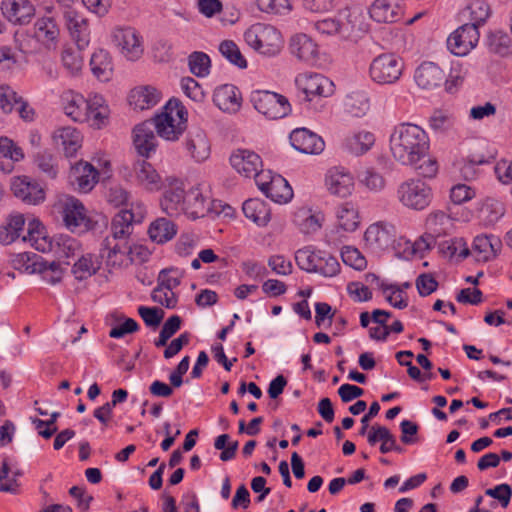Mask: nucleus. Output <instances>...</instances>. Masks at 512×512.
Masks as SVG:
<instances>
[{
    "label": "nucleus",
    "instance_id": "1",
    "mask_svg": "<svg viewBox=\"0 0 512 512\" xmlns=\"http://www.w3.org/2000/svg\"><path fill=\"white\" fill-rule=\"evenodd\" d=\"M390 150L402 165H415L429 150V137L424 129L412 123H400L390 135Z\"/></svg>",
    "mask_w": 512,
    "mask_h": 512
},
{
    "label": "nucleus",
    "instance_id": "2",
    "mask_svg": "<svg viewBox=\"0 0 512 512\" xmlns=\"http://www.w3.org/2000/svg\"><path fill=\"white\" fill-rule=\"evenodd\" d=\"M134 214L131 210L122 209L112 219L111 237H106L101 243L100 256L106 258L109 267H120L130 254L131 248L127 239L132 233Z\"/></svg>",
    "mask_w": 512,
    "mask_h": 512
},
{
    "label": "nucleus",
    "instance_id": "3",
    "mask_svg": "<svg viewBox=\"0 0 512 512\" xmlns=\"http://www.w3.org/2000/svg\"><path fill=\"white\" fill-rule=\"evenodd\" d=\"M43 227L38 221L29 223L27 236L22 241L31 242L32 246L43 253L52 252L58 259L71 258L81 251V243L68 234H58L52 237L43 235Z\"/></svg>",
    "mask_w": 512,
    "mask_h": 512
},
{
    "label": "nucleus",
    "instance_id": "4",
    "mask_svg": "<svg viewBox=\"0 0 512 512\" xmlns=\"http://www.w3.org/2000/svg\"><path fill=\"white\" fill-rule=\"evenodd\" d=\"M187 115L181 101L171 98L163 107V111L156 115L153 127L164 140H178L186 129Z\"/></svg>",
    "mask_w": 512,
    "mask_h": 512
},
{
    "label": "nucleus",
    "instance_id": "5",
    "mask_svg": "<svg viewBox=\"0 0 512 512\" xmlns=\"http://www.w3.org/2000/svg\"><path fill=\"white\" fill-rule=\"evenodd\" d=\"M295 262L299 269L307 273H316L325 278H332L340 273L338 259L325 250L306 246L295 252Z\"/></svg>",
    "mask_w": 512,
    "mask_h": 512
},
{
    "label": "nucleus",
    "instance_id": "6",
    "mask_svg": "<svg viewBox=\"0 0 512 512\" xmlns=\"http://www.w3.org/2000/svg\"><path fill=\"white\" fill-rule=\"evenodd\" d=\"M244 40L249 47L265 56L277 55L283 43L281 33L275 27L261 23L248 28Z\"/></svg>",
    "mask_w": 512,
    "mask_h": 512
},
{
    "label": "nucleus",
    "instance_id": "7",
    "mask_svg": "<svg viewBox=\"0 0 512 512\" xmlns=\"http://www.w3.org/2000/svg\"><path fill=\"white\" fill-rule=\"evenodd\" d=\"M398 201L406 208L422 211L433 199L432 188L421 178H410L399 184L396 190Z\"/></svg>",
    "mask_w": 512,
    "mask_h": 512
},
{
    "label": "nucleus",
    "instance_id": "8",
    "mask_svg": "<svg viewBox=\"0 0 512 512\" xmlns=\"http://www.w3.org/2000/svg\"><path fill=\"white\" fill-rule=\"evenodd\" d=\"M404 69L403 59L396 53H382L369 65L370 79L379 85H392L398 82Z\"/></svg>",
    "mask_w": 512,
    "mask_h": 512
},
{
    "label": "nucleus",
    "instance_id": "9",
    "mask_svg": "<svg viewBox=\"0 0 512 512\" xmlns=\"http://www.w3.org/2000/svg\"><path fill=\"white\" fill-rule=\"evenodd\" d=\"M57 208L64 226L72 233L83 234L93 229V221L87 216L83 203L76 197L66 196L59 201Z\"/></svg>",
    "mask_w": 512,
    "mask_h": 512
},
{
    "label": "nucleus",
    "instance_id": "10",
    "mask_svg": "<svg viewBox=\"0 0 512 512\" xmlns=\"http://www.w3.org/2000/svg\"><path fill=\"white\" fill-rule=\"evenodd\" d=\"M250 101L259 113L269 119H281L291 112V105L287 97L273 91H252Z\"/></svg>",
    "mask_w": 512,
    "mask_h": 512
},
{
    "label": "nucleus",
    "instance_id": "11",
    "mask_svg": "<svg viewBox=\"0 0 512 512\" xmlns=\"http://www.w3.org/2000/svg\"><path fill=\"white\" fill-rule=\"evenodd\" d=\"M295 85L300 95V101L311 102L316 97H329L334 93V83L320 73L303 72L296 76Z\"/></svg>",
    "mask_w": 512,
    "mask_h": 512
},
{
    "label": "nucleus",
    "instance_id": "12",
    "mask_svg": "<svg viewBox=\"0 0 512 512\" xmlns=\"http://www.w3.org/2000/svg\"><path fill=\"white\" fill-rule=\"evenodd\" d=\"M480 38L479 30L475 24H463L456 29L447 39V48L456 56L467 55Z\"/></svg>",
    "mask_w": 512,
    "mask_h": 512
},
{
    "label": "nucleus",
    "instance_id": "13",
    "mask_svg": "<svg viewBox=\"0 0 512 512\" xmlns=\"http://www.w3.org/2000/svg\"><path fill=\"white\" fill-rule=\"evenodd\" d=\"M13 195L28 205H39L45 200V191L41 185L28 176H17L11 181Z\"/></svg>",
    "mask_w": 512,
    "mask_h": 512
},
{
    "label": "nucleus",
    "instance_id": "14",
    "mask_svg": "<svg viewBox=\"0 0 512 512\" xmlns=\"http://www.w3.org/2000/svg\"><path fill=\"white\" fill-rule=\"evenodd\" d=\"M69 34L79 50H84L90 43L88 19L74 9H67L63 15Z\"/></svg>",
    "mask_w": 512,
    "mask_h": 512
},
{
    "label": "nucleus",
    "instance_id": "15",
    "mask_svg": "<svg viewBox=\"0 0 512 512\" xmlns=\"http://www.w3.org/2000/svg\"><path fill=\"white\" fill-rule=\"evenodd\" d=\"M112 39L128 60H137L143 53L140 37L136 30L131 27L116 29L113 32Z\"/></svg>",
    "mask_w": 512,
    "mask_h": 512
},
{
    "label": "nucleus",
    "instance_id": "16",
    "mask_svg": "<svg viewBox=\"0 0 512 512\" xmlns=\"http://www.w3.org/2000/svg\"><path fill=\"white\" fill-rule=\"evenodd\" d=\"M291 146L303 154H320L324 148V140L307 128H296L290 135Z\"/></svg>",
    "mask_w": 512,
    "mask_h": 512
},
{
    "label": "nucleus",
    "instance_id": "17",
    "mask_svg": "<svg viewBox=\"0 0 512 512\" xmlns=\"http://www.w3.org/2000/svg\"><path fill=\"white\" fill-rule=\"evenodd\" d=\"M212 211L219 213L216 208V202H210L209 199L205 198L199 188H192L186 192L182 210L183 214L195 220L205 217Z\"/></svg>",
    "mask_w": 512,
    "mask_h": 512
},
{
    "label": "nucleus",
    "instance_id": "18",
    "mask_svg": "<svg viewBox=\"0 0 512 512\" xmlns=\"http://www.w3.org/2000/svg\"><path fill=\"white\" fill-rule=\"evenodd\" d=\"M186 192L183 182L174 179L164 188L160 199V206L163 212L169 216H178L182 214L183 203L185 201Z\"/></svg>",
    "mask_w": 512,
    "mask_h": 512
},
{
    "label": "nucleus",
    "instance_id": "19",
    "mask_svg": "<svg viewBox=\"0 0 512 512\" xmlns=\"http://www.w3.org/2000/svg\"><path fill=\"white\" fill-rule=\"evenodd\" d=\"M231 166L241 175L251 178H259L262 160L260 156L250 150L238 149L230 156Z\"/></svg>",
    "mask_w": 512,
    "mask_h": 512
},
{
    "label": "nucleus",
    "instance_id": "20",
    "mask_svg": "<svg viewBox=\"0 0 512 512\" xmlns=\"http://www.w3.org/2000/svg\"><path fill=\"white\" fill-rule=\"evenodd\" d=\"M69 179L77 190L87 193L91 191L99 179V171L87 161H79L71 167Z\"/></svg>",
    "mask_w": 512,
    "mask_h": 512
},
{
    "label": "nucleus",
    "instance_id": "21",
    "mask_svg": "<svg viewBox=\"0 0 512 512\" xmlns=\"http://www.w3.org/2000/svg\"><path fill=\"white\" fill-rule=\"evenodd\" d=\"M414 80L422 89H435L443 84L445 72L436 63L425 61L416 68Z\"/></svg>",
    "mask_w": 512,
    "mask_h": 512
},
{
    "label": "nucleus",
    "instance_id": "22",
    "mask_svg": "<svg viewBox=\"0 0 512 512\" xmlns=\"http://www.w3.org/2000/svg\"><path fill=\"white\" fill-rule=\"evenodd\" d=\"M133 144L137 153L142 157L149 158L151 153L155 152L157 138L154 134L152 122L145 121L135 126Z\"/></svg>",
    "mask_w": 512,
    "mask_h": 512
},
{
    "label": "nucleus",
    "instance_id": "23",
    "mask_svg": "<svg viewBox=\"0 0 512 512\" xmlns=\"http://www.w3.org/2000/svg\"><path fill=\"white\" fill-rule=\"evenodd\" d=\"M256 183L261 192L275 203H287L293 197L292 188L281 175L272 177L268 182H261L256 179Z\"/></svg>",
    "mask_w": 512,
    "mask_h": 512
},
{
    "label": "nucleus",
    "instance_id": "24",
    "mask_svg": "<svg viewBox=\"0 0 512 512\" xmlns=\"http://www.w3.org/2000/svg\"><path fill=\"white\" fill-rule=\"evenodd\" d=\"M1 9L4 17L16 25L28 23L35 11L28 0H4Z\"/></svg>",
    "mask_w": 512,
    "mask_h": 512
},
{
    "label": "nucleus",
    "instance_id": "25",
    "mask_svg": "<svg viewBox=\"0 0 512 512\" xmlns=\"http://www.w3.org/2000/svg\"><path fill=\"white\" fill-rule=\"evenodd\" d=\"M502 242L493 234L477 235L472 243V249L476 253L477 261L489 262L495 259L501 251Z\"/></svg>",
    "mask_w": 512,
    "mask_h": 512
},
{
    "label": "nucleus",
    "instance_id": "26",
    "mask_svg": "<svg viewBox=\"0 0 512 512\" xmlns=\"http://www.w3.org/2000/svg\"><path fill=\"white\" fill-rule=\"evenodd\" d=\"M186 149L198 163L207 160L211 153L210 143L204 130L192 128L188 132Z\"/></svg>",
    "mask_w": 512,
    "mask_h": 512
},
{
    "label": "nucleus",
    "instance_id": "27",
    "mask_svg": "<svg viewBox=\"0 0 512 512\" xmlns=\"http://www.w3.org/2000/svg\"><path fill=\"white\" fill-rule=\"evenodd\" d=\"M241 93L233 84H225L216 88L213 95L214 104L224 112H236L241 107Z\"/></svg>",
    "mask_w": 512,
    "mask_h": 512
},
{
    "label": "nucleus",
    "instance_id": "28",
    "mask_svg": "<svg viewBox=\"0 0 512 512\" xmlns=\"http://www.w3.org/2000/svg\"><path fill=\"white\" fill-rule=\"evenodd\" d=\"M325 184L331 194L339 197L350 195L354 187L351 174L338 168H333L328 171Z\"/></svg>",
    "mask_w": 512,
    "mask_h": 512
},
{
    "label": "nucleus",
    "instance_id": "29",
    "mask_svg": "<svg viewBox=\"0 0 512 512\" xmlns=\"http://www.w3.org/2000/svg\"><path fill=\"white\" fill-rule=\"evenodd\" d=\"M369 14L378 23H393L401 18L402 12L397 0H375Z\"/></svg>",
    "mask_w": 512,
    "mask_h": 512
},
{
    "label": "nucleus",
    "instance_id": "30",
    "mask_svg": "<svg viewBox=\"0 0 512 512\" xmlns=\"http://www.w3.org/2000/svg\"><path fill=\"white\" fill-rule=\"evenodd\" d=\"M64 112L76 122L86 121L90 101L81 94L69 91L62 96Z\"/></svg>",
    "mask_w": 512,
    "mask_h": 512
},
{
    "label": "nucleus",
    "instance_id": "31",
    "mask_svg": "<svg viewBox=\"0 0 512 512\" xmlns=\"http://www.w3.org/2000/svg\"><path fill=\"white\" fill-rule=\"evenodd\" d=\"M0 154L3 158L10 160L4 161L0 159V172L9 174L13 171L15 162L24 159V151L12 139L7 136L0 137Z\"/></svg>",
    "mask_w": 512,
    "mask_h": 512
},
{
    "label": "nucleus",
    "instance_id": "32",
    "mask_svg": "<svg viewBox=\"0 0 512 512\" xmlns=\"http://www.w3.org/2000/svg\"><path fill=\"white\" fill-rule=\"evenodd\" d=\"M375 143L373 133L365 130L347 135L342 142V147L350 154L359 156L365 154Z\"/></svg>",
    "mask_w": 512,
    "mask_h": 512
},
{
    "label": "nucleus",
    "instance_id": "33",
    "mask_svg": "<svg viewBox=\"0 0 512 512\" xmlns=\"http://www.w3.org/2000/svg\"><path fill=\"white\" fill-rule=\"evenodd\" d=\"M34 34L46 48H55L59 36V28L55 19L53 17L38 19L34 24Z\"/></svg>",
    "mask_w": 512,
    "mask_h": 512
},
{
    "label": "nucleus",
    "instance_id": "34",
    "mask_svg": "<svg viewBox=\"0 0 512 512\" xmlns=\"http://www.w3.org/2000/svg\"><path fill=\"white\" fill-rule=\"evenodd\" d=\"M291 53L305 62H312L318 55L317 44L306 34H296L290 41Z\"/></svg>",
    "mask_w": 512,
    "mask_h": 512
},
{
    "label": "nucleus",
    "instance_id": "35",
    "mask_svg": "<svg viewBox=\"0 0 512 512\" xmlns=\"http://www.w3.org/2000/svg\"><path fill=\"white\" fill-rule=\"evenodd\" d=\"M242 211L246 218L253 221L259 227L266 226L271 219V211L268 204L258 198H251L243 203Z\"/></svg>",
    "mask_w": 512,
    "mask_h": 512
},
{
    "label": "nucleus",
    "instance_id": "36",
    "mask_svg": "<svg viewBox=\"0 0 512 512\" xmlns=\"http://www.w3.org/2000/svg\"><path fill=\"white\" fill-rule=\"evenodd\" d=\"M176 233L177 226L171 220L163 217L154 220L148 229L150 239L158 244L170 241Z\"/></svg>",
    "mask_w": 512,
    "mask_h": 512
},
{
    "label": "nucleus",
    "instance_id": "37",
    "mask_svg": "<svg viewBox=\"0 0 512 512\" xmlns=\"http://www.w3.org/2000/svg\"><path fill=\"white\" fill-rule=\"evenodd\" d=\"M91 71L99 80H110L113 72V63L110 54L104 49L94 52L90 59Z\"/></svg>",
    "mask_w": 512,
    "mask_h": 512
},
{
    "label": "nucleus",
    "instance_id": "38",
    "mask_svg": "<svg viewBox=\"0 0 512 512\" xmlns=\"http://www.w3.org/2000/svg\"><path fill=\"white\" fill-rule=\"evenodd\" d=\"M160 100V94L153 87H140L133 89L129 95V103L140 110L155 106Z\"/></svg>",
    "mask_w": 512,
    "mask_h": 512
},
{
    "label": "nucleus",
    "instance_id": "39",
    "mask_svg": "<svg viewBox=\"0 0 512 512\" xmlns=\"http://www.w3.org/2000/svg\"><path fill=\"white\" fill-rule=\"evenodd\" d=\"M12 265L16 270L35 274L43 271L44 258L34 252L18 253L13 257Z\"/></svg>",
    "mask_w": 512,
    "mask_h": 512
},
{
    "label": "nucleus",
    "instance_id": "40",
    "mask_svg": "<svg viewBox=\"0 0 512 512\" xmlns=\"http://www.w3.org/2000/svg\"><path fill=\"white\" fill-rule=\"evenodd\" d=\"M136 179L147 189H155L160 182V176L154 167L147 161H137L134 165Z\"/></svg>",
    "mask_w": 512,
    "mask_h": 512
},
{
    "label": "nucleus",
    "instance_id": "41",
    "mask_svg": "<svg viewBox=\"0 0 512 512\" xmlns=\"http://www.w3.org/2000/svg\"><path fill=\"white\" fill-rule=\"evenodd\" d=\"M25 225V218L21 214L12 215L7 222L0 227V243L9 245L19 238Z\"/></svg>",
    "mask_w": 512,
    "mask_h": 512
},
{
    "label": "nucleus",
    "instance_id": "42",
    "mask_svg": "<svg viewBox=\"0 0 512 512\" xmlns=\"http://www.w3.org/2000/svg\"><path fill=\"white\" fill-rule=\"evenodd\" d=\"M370 109V99L363 91H355L347 95L345 110L353 117H363Z\"/></svg>",
    "mask_w": 512,
    "mask_h": 512
},
{
    "label": "nucleus",
    "instance_id": "43",
    "mask_svg": "<svg viewBox=\"0 0 512 512\" xmlns=\"http://www.w3.org/2000/svg\"><path fill=\"white\" fill-rule=\"evenodd\" d=\"M392 226H387L381 223L370 225L364 233L366 242L377 245L380 248L387 247L392 242L390 229Z\"/></svg>",
    "mask_w": 512,
    "mask_h": 512
},
{
    "label": "nucleus",
    "instance_id": "44",
    "mask_svg": "<svg viewBox=\"0 0 512 512\" xmlns=\"http://www.w3.org/2000/svg\"><path fill=\"white\" fill-rule=\"evenodd\" d=\"M99 268L100 266L94 260V256L92 254H85L74 263L71 272L76 280L83 281L95 275Z\"/></svg>",
    "mask_w": 512,
    "mask_h": 512
},
{
    "label": "nucleus",
    "instance_id": "45",
    "mask_svg": "<svg viewBox=\"0 0 512 512\" xmlns=\"http://www.w3.org/2000/svg\"><path fill=\"white\" fill-rule=\"evenodd\" d=\"M463 16L469 15L470 22L475 24L477 29L483 25L490 16V7L485 0H474L462 12Z\"/></svg>",
    "mask_w": 512,
    "mask_h": 512
},
{
    "label": "nucleus",
    "instance_id": "46",
    "mask_svg": "<svg viewBox=\"0 0 512 512\" xmlns=\"http://www.w3.org/2000/svg\"><path fill=\"white\" fill-rule=\"evenodd\" d=\"M190 72L198 78H205L210 73L211 59L205 52L194 51L188 56Z\"/></svg>",
    "mask_w": 512,
    "mask_h": 512
},
{
    "label": "nucleus",
    "instance_id": "47",
    "mask_svg": "<svg viewBox=\"0 0 512 512\" xmlns=\"http://www.w3.org/2000/svg\"><path fill=\"white\" fill-rule=\"evenodd\" d=\"M338 228L345 232H353L359 225L358 212L348 203L337 210Z\"/></svg>",
    "mask_w": 512,
    "mask_h": 512
},
{
    "label": "nucleus",
    "instance_id": "48",
    "mask_svg": "<svg viewBox=\"0 0 512 512\" xmlns=\"http://www.w3.org/2000/svg\"><path fill=\"white\" fill-rule=\"evenodd\" d=\"M439 251L443 256L450 259L458 256L459 260L467 258L470 254V250L461 238L442 241L439 243Z\"/></svg>",
    "mask_w": 512,
    "mask_h": 512
},
{
    "label": "nucleus",
    "instance_id": "49",
    "mask_svg": "<svg viewBox=\"0 0 512 512\" xmlns=\"http://www.w3.org/2000/svg\"><path fill=\"white\" fill-rule=\"evenodd\" d=\"M219 52L225 59L238 68L245 69L247 67V61L234 41H222L219 44Z\"/></svg>",
    "mask_w": 512,
    "mask_h": 512
},
{
    "label": "nucleus",
    "instance_id": "50",
    "mask_svg": "<svg viewBox=\"0 0 512 512\" xmlns=\"http://www.w3.org/2000/svg\"><path fill=\"white\" fill-rule=\"evenodd\" d=\"M294 223L304 234L313 233L321 227L319 217L306 209H300L295 213Z\"/></svg>",
    "mask_w": 512,
    "mask_h": 512
},
{
    "label": "nucleus",
    "instance_id": "51",
    "mask_svg": "<svg viewBox=\"0 0 512 512\" xmlns=\"http://www.w3.org/2000/svg\"><path fill=\"white\" fill-rule=\"evenodd\" d=\"M108 117V107L103 105V99L95 97L89 103L87 110L86 120L91 122V125L96 128H101Z\"/></svg>",
    "mask_w": 512,
    "mask_h": 512
},
{
    "label": "nucleus",
    "instance_id": "52",
    "mask_svg": "<svg viewBox=\"0 0 512 512\" xmlns=\"http://www.w3.org/2000/svg\"><path fill=\"white\" fill-rule=\"evenodd\" d=\"M343 263L357 271H362L367 266V260L362 253L353 246H343L341 249Z\"/></svg>",
    "mask_w": 512,
    "mask_h": 512
},
{
    "label": "nucleus",
    "instance_id": "53",
    "mask_svg": "<svg viewBox=\"0 0 512 512\" xmlns=\"http://www.w3.org/2000/svg\"><path fill=\"white\" fill-rule=\"evenodd\" d=\"M58 138L67 155H73L79 147L80 133L71 127H64L59 131Z\"/></svg>",
    "mask_w": 512,
    "mask_h": 512
},
{
    "label": "nucleus",
    "instance_id": "54",
    "mask_svg": "<svg viewBox=\"0 0 512 512\" xmlns=\"http://www.w3.org/2000/svg\"><path fill=\"white\" fill-rule=\"evenodd\" d=\"M181 318L178 315L169 317L159 333V337L154 341L156 347H163L167 341L180 329Z\"/></svg>",
    "mask_w": 512,
    "mask_h": 512
},
{
    "label": "nucleus",
    "instance_id": "55",
    "mask_svg": "<svg viewBox=\"0 0 512 512\" xmlns=\"http://www.w3.org/2000/svg\"><path fill=\"white\" fill-rule=\"evenodd\" d=\"M258 8L265 13L285 15L292 10L290 0H257Z\"/></svg>",
    "mask_w": 512,
    "mask_h": 512
},
{
    "label": "nucleus",
    "instance_id": "56",
    "mask_svg": "<svg viewBox=\"0 0 512 512\" xmlns=\"http://www.w3.org/2000/svg\"><path fill=\"white\" fill-rule=\"evenodd\" d=\"M379 287L383 293L390 291V294L386 296V301L394 308L404 309L408 306L407 300L402 296V289L397 285L380 283Z\"/></svg>",
    "mask_w": 512,
    "mask_h": 512
},
{
    "label": "nucleus",
    "instance_id": "57",
    "mask_svg": "<svg viewBox=\"0 0 512 512\" xmlns=\"http://www.w3.org/2000/svg\"><path fill=\"white\" fill-rule=\"evenodd\" d=\"M61 61L63 67L72 75L78 73L83 64L80 53L71 48L64 49L62 51Z\"/></svg>",
    "mask_w": 512,
    "mask_h": 512
},
{
    "label": "nucleus",
    "instance_id": "58",
    "mask_svg": "<svg viewBox=\"0 0 512 512\" xmlns=\"http://www.w3.org/2000/svg\"><path fill=\"white\" fill-rule=\"evenodd\" d=\"M44 267L42 268V272H37L41 275L42 280L50 285L58 284L63 275V270L60 264L56 261H47L44 259Z\"/></svg>",
    "mask_w": 512,
    "mask_h": 512
},
{
    "label": "nucleus",
    "instance_id": "59",
    "mask_svg": "<svg viewBox=\"0 0 512 512\" xmlns=\"http://www.w3.org/2000/svg\"><path fill=\"white\" fill-rule=\"evenodd\" d=\"M35 164L47 177L53 179L57 176V166L50 153L46 151L38 152L35 156Z\"/></svg>",
    "mask_w": 512,
    "mask_h": 512
},
{
    "label": "nucleus",
    "instance_id": "60",
    "mask_svg": "<svg viewBox=\"0 0 512 512\" xmlns=\"http://www.w3.org/2000/svg\"><path fill=\"white\" fill-rule=\"evenodd\" d=\"M138 313L146 326L156 328L164 317V311L157 307L139 306Z\"/></svg>",
    "mask_w": 512,
    "mask_h": 512
},
{
    "label": "nucleus",
    "instance_id": "61",
    "mask_svg": "<svg viewBox=\"0 0 512 512\" xmlns=\"http://www.w3.org/2000/svg\"><path fill=\"white\" fill-rule=\"evenodd\" d=\"M20 101L21 99L17 96V93L9 86H0V109L3 113H11L14 106L19 104Z\"/></svg>",
    "mask_w": 512,
    "mask_h": 512
},
{
    "label": "nucleus",
    "instance_id": "62",
    "mask_svg": "<svg viewBox=\"0 0 512 512\" xmlns=\"http://www.w3.org/2000/svg\"><path fill=\"white\" fill-rule=\"evenodd\" d=\"M268 266L275 274L280 276H288L293 271L292 262L280 254L270 256L268 258Z\"/></svg>",
    "mask_w": 512,
    "mask_h": 512
},
{
    "label": "nucleus",
    "instance_id": "63",
    "mask_svg": "<svg viewBox=\"0 0 512 512\" xmlns=\"http://www.w3.org/2000/svg\"><path fill=\"white\" fill-rule=\"evenodd\" d=\"M485 494L499 501L501 507L506 508L512 497L511 486L507 483L498 484L493 488H488Z\"/></svg>",
    "mask_w": 512,
    "mask_h": 512
},
{
    "label": "nucleus",
    "instance_id": "64",
    "mask_svg": "<svg viewBox=\"0 0 512 512\" xmlns=\"http://www.w3.org/2000/svg\"><path fill=\"white\" fill-rule=\"evenodd\" d=\"M415 285L419 295L426 297L435 292L439 284L431 274L422 273L416 278Z\"/></svg>",
    "mask_w": 512,
    "mask_h": 512
}]
</instances>
